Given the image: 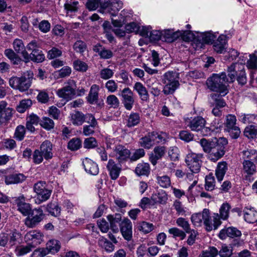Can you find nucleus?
Instances as JSON below:
<instances>
[{
    "mask_svg": "<svg viewBox=\"0 0 257 257\" xmlns=\"http://www.w3.org/2000/svg\"><path fill=\"white\" fill-rule=\"evenodd\" d=\"M190 219L194 226L201 227L203 224L207 231L216 229L221 224V221L219 219L218 213H214L211 216L209 210L206 208L204 209L201 212L193 213Z\"/></svg>",
    "mask_w": 257,
    "mask_h": 257,
    "instance_id": "1",
    "label": "nucleus"
},
{
    "mask_svg": "<svg viewBox=\"0 0 257 257\" xmlns=\"http://www.w3.org/2000/svg\"><path fill=\"white\" fill-rule=\"evenodd\" d=\"M229 78H227L225 73L222 72L220 74H213L206 81L208 88L212 91L220 93L221 96H224L228 92V83L227 81Z\"/></svg>",
    "mask_w": 257,
    "mask_h": 257,
    "instance_id": "2",
    "label": "nucleus"
},
{
    "mask_svg": "<svg viewBox=\"0 0 257 257\" xmlns=\"http://www.w3.org/2000/svg\"><path fill=\"white\" fill-rule=\"evenodd\" d=\"M199 143L203 151L208 154V158L211 161L216 162L224 155V147L216 141H209L202 139Z\"/></svg>",
    "mask_w": 257,
    "mask_h": 257,
    "instance_id": "3",
    "label": "nucleus"
},
{
    "mask_svg": "<svg viewBox=\"0 0 257 257\" xmlns=\"http://www.w3.org/2000/svg\"><path fill=\"white\" fill-rule=\"evenodd\" d=\"M228 76L229 79L227 81L233 82L235 78L238 83L244 85L246 82V74L244 66L240 63H233L228 68Z\"/></svg>",
    "mask_w": 257,
    "mask_h": 257,
    "instance_id": "4",
    "label": "nucleus"
},
{
    "mask_svg": "<svg viewBox=\"0 0 257 257\" xmlns=\"http://www.w3.org/2000/svg\"><path fill=\"white\" fill-rule=\"evenodd\" d=\"M32 73L28 72V77L25 75L19 77H13L9 80L10 85L13 88L18 89L20 91L27 90L32 83Z\"/></svg>",
    "mask_w": 257,
    "mask_h": 257,
    "instance_id": "5",
    "label": "nucleus"
},
{
    "mask_svg": "<svg viewBox=\"0 0 257 257\" xmlns=\"http://www.w3.org/2000/svg\"><path fill=\"white\" fill-rule=\"evenodd\" d=\"M164 81L166 84L163 91L165 94H172L179 85L178 74L169 71L164 75Z\"/></svg>",
    "mask_w": 257,
    "mask_h": 257,
    "instance_id": "6",
    "label": "nucleus"
},
{
    "mask_svg": "<svg viewBox=\"0 0 257 257\" xmlns=\"http://www.w3.org/2000/svg\"><path fill=\"white\" fill-rule=\"evenodd\" d=\"M113 141V140H110V143L111 144ZM109 142L107 143V148L112 149L110 156L115 158L119 163L126 161L130 158L131 152L124 146L118 145L111 147L110 145H109Z\"/></svg>",
    "mask_w": 257,
    "mask_h": 257,
    "instance_id": "7",
    "label": "nucleus"
},
{
    "mask_svg": "<svg viewBox=\"0 0 257 257\" xmlns=\"http://www.w3.org/2000/svg\"><path fill=\"white\" fill-rule=\"evenodd\" d=\"M34 190L37 195L36 199V203L37 204L48 200L52 193V190L48 188L46 182L42 181L34 184Z\"/></svg>",
    "mask_w": 257,
    "mask_h": 257,
    "instance_id": "8",
    "label": "nucleus"
},
{
    "mask_svg": "<svg viewBox=\"0 0 257 257\" xmlns=\"http://www.w3.org/2000/svg\"><path fill=\"white\" fill-rule=\"evenodd\" d=\"M202 154L190 153L187 155L185 162L190 171L194 173H198L200 170L202 164Z\"/></svg>",
    "mask_w": 257,
    "mask_h": 257,
    "instance_id": "9",
    "label": "nucleus"
},
{
    "mask_svg": "<svg viewBox=\"0 0 257 257\" xmlns=\"http://www.w3.org/2000/svg\"><path fill=\"white\" fill-rule=\"evenodd\" d=\"M44 216V214L42 209H34L32 210L28 216L25 219V224L29 228L35 227L42 220Z\"/></svg>",
    "mask_w": 257,
    "mask_h": 257,
    "instance_id": "10",
    "label": "nucleus"
},
{
    "mask_svg": "<svg viewBox=\"0 0 257 257\" xmlns=\"http://www.w3.org/2000/svg\"><path fill=\"white\" fill-rule=\"evenodd\" d=\"M101 6L107 9L112 16L116 15L118 12L122 8L123 3L120 0H104L100 2Z\"/></svg>",
    "mask_w": 257,
    "mask_h": 257,
    "instance_id": "11",
    "label": "nucleus"
},
{
    "mask_svg": "<svg viewBox=\"0 0 257 257\" xmlns=\"http://www.w3.org/2000/svg\"><path fill=\"white\" fill-rule=\"evenodd\" d=\"M76 87V82L69 79L64 83V87L57 91V94L58 96H72L75 94Z\"/></svg>",
    "mask_w": 257,
    "mask_h": 257,
    "instance_id": "12",
    "label": "nucleus"
},
{
    "mask_svg": "<svg viewBox=\"0 0 257 257\" xmlns=\"http://www.w3.org/2000/svg\"><path fill=\"white\" fill-rule=\"evenodd\" d=\"M42 238L43 235L40 231L32 230L26 234L24 239L27 244H30L32 247H35L41 243Z\"/></svg>",
    "mask_w": 257,
    "mask_h": 257,
    "instance_id": "13",
    "label": "nucleus"
},
{
    "mask_svg": "<svg viewBox=\"0 0 257 257\" xmlns=\"http://www.w3.org/2000/svg\"><path fill=\"white\" fill-rule=\"evenodd\" d=\"M216 38V35L211 32H207L199 34L195 40L198 47L202 48L204 44L212 43Z\"/></svg>",
    "mask_w": 257,
    "mask_h": 257,
    "instance_id": "14",
    "label": "nucleus"
},
{
    "mask_svg": "<svg viewBox=\"0 0 257 257\" xmlns=\"http://www.w3.org/2000/svg\"><path fill=\"white\" fill-rule=\"evenodd\" d=\"M120 230L123 238L130 241L133 237L132 223L131 220L127 218H124L120 223Z\"/></svg>",
    "mask_w": 257,
    "mask_h": 257,
    "instance_id": "15",
    "label": "nucleus"
},
{
    "mask_svg": "<svg viewBox=\"0 0 257 257\" xmlns=\"http://www.w3.org/2000/svg\"><path fill=\"white\" fill-rule=\"evenodd\" d=\"M205 120L201 116L187 118L185 120L186 124L193 131H201L205 126Z\"/></svg>",
    "mask_w": 257,
    "mask_h": 257,
    "instance_id": "16",
    "label": "nucleus"
},
{
    "mask_svg": "<svg viewBox=\"0 0 257 257\" xmlns=\"http://www.w3.org/2000/svg\"><path fill=\"white\" fill-rule=\"evenodd\" d=\"M25 201V197L23 195L17 197L15 200L18 210L23 214V215L27 216L32 211V210L30 204L26 203Z\"/></svg>",
    "mask_w": 257,
    "mask_h": 257,
    "instance_id": "17",
    "label": "nucleus"
},
{
    "mask_svg": "<svg viewBox=\"0 0 257 257\" xmlns=\"http://www.w3.org/2000/svg\"><path fill=\"white\" fill-rule=\"evenodd\" d=\"M244 220L249 223H257V210L250 206L245 207L243 210Z\"/></svg>",
    "mask_w": 257,
    "mask_h": 257,
    "instance_id": "18",
    "label": "nucleus"
},
{
    "mask_svg": "<svg viewBox=\"0 0 257 257\" xmlns=\"http://www.w3.org/2000/svg\"><path fill=\"white\" fill-rule=\"evenodd\" d=\"M241 235V231L236 228L229 227L221 229L220 231L218 236L221 239H224L227 237L234 238L239 237Z\"/></svg>",
    "mask_w": 257,
    "mask_h": 257,
    "instance_id": "19",
    "label": "nucleus"
},
{
    "mask_svg": "<svg viewBox=\"0 0 257 257\" xmlns=\"http://www.w3.org/2000/svg\"><path fill=\"white\" fill-rule=\"evenodd\" d=\"M83 166L85 171L92 175H96L99 172L97 165L90 159L86 158L83 160Z\"/></svg>",
    "mask_w": 257,
    "mask_h": 257,
    "instance_id": "20",
    "label": "nucleus"
},
{
    "mask_svg": "<svg viewBox=\"0 0 257 257\" xmlns=\"http://www.w3.org/2000/svg\"><path fill=\"white\" fill-rule=\"evenodd\" d=\"M39 150L45 160H48L53 158L52 144L50 141L46 140L43 142Z\"/></svg>",
    "mask_w": 257,
    "mask_h": 257,
    "instance_id": "21",
    "label": "nucleus"
},
{
    "mask_svg": "<svg viewBox=\"0 0 257 257\" xmlns=\"http://www.w3.org/2000/svg\"><path fill=\"white\" fill-rule=\"evenodd\" d=\"M166 152V149L164 147H156L154 148L153 153H152L149 157V160L154 165H156L158 161L161 159Z\"/></svg>",
    "mask_w": 257,
    "mask_h": 257,
    "instance_id": "22",
    "label": "nucleus"
},
{
    "mask_svg": "<svg viewBox=\"0 0 257 257\" xmlns=\"http://www.w3.org/2000/svg\"><path fill=\"white\" fill-rule=\"evenodd\" d=\"M106 167L111 179L116 180L119 175L121 171L120 166L117 165L113 160L110 159Z\"/></svg>",
    "mask_w": 257,
    "mask_h": 257,
    "instance_id": "23",
    "label": "nucleus"
},
{
    "mask_svg": "<svg viewBox=\"0 0 257 257\" xmlns=\"http://www.w3.org/2000/svg\"><path fill=\"white\" fill-rule=\"evenodd\" d=\"M226 44V37L225 35H220L213 43L214 50L218 53H222L225 50Z\"/></svg>",
    "mask_w": 257,
    "mask_h": 257,
    "instance_id": "24",
    "label": "nucleus"
},
{
    "mask_svg": "<svg viewBox=\"0 0 257 257\" xmlns=\"http://www.w3.org/2000/svg\"><path fill=\"white\" fill-rule=\"evenodd\" d=\"M228 169L227 164L226 162H219L215 170V175L218 182L223 180L224 176Z\"/></svg>",
    "mask_w": 257,
    "mask_h": 257,
    "instance_id": "25",
    "label": "nucleus"
},
{
    "mask_svg": "<svg viewBox=\"0 0 257 257\" xmlns=\"http://www.w3.org/2000/svg\"><path fill=\"white\" fill-rule=\"evenodd\" d=\"M135 172L138 176H148L150 173V165L144 162L139 163L135 168Z\"/></svg>",
    "mask_w": 257,
    "mask_h": 257,
    "instance_id": "26",
    "label": "nucleus"
},
{
    "mask_svg": "<svg viewBox=\"0 0 257 257\" xmlns=\"http://www.w3.org/2000/svg\"><path fill=\"white\" fill-rule=\"evenodd\" d=\"M26 177L23 174H13L5 177V183L7 185L20 183L25 180Z\"/></svg>",
    "mask_w": 257,
    "mask_h": 257,
    "instance_id": "27",
    "label": "nucleus"
},
{
    "mask_svg": "<svg viewBox=\"0 0 257 257\" xmlns=\"http://www.w3.org/2000/svg\"><path fill=\"white\" fill-rule=\"evenodd\" d=\"M107 218L110 223V227L113 232H117L118 228L117 224L121 220V216L120 214L115 213L114 215H108Z\"/></svg>",
    "mask_w": 257,
    "mask_h": 257,
    "instance_id": "28",
    "label": "nucleus"
},
{
    "mask_svg": "<svg viewBox=\"0 0 257 257\" xmlns=\"http://www.w3.org/2000/svg\"><path fill=\"white\" fill-rule=\"evenodd\" d=\"M179 32H173L170 30L162 31V40L167 42H172L179 37Z\"/></svg>",
    "mask_w": 257,
    "mask_h": 257,
    "instance_id": "29",
    "label": "nucleus"
},
{
    "mask_svg": "<svg viewBox=\"0 0 257 257\" xmlns=\"http://www.w3.org/2000/svg\"><path fill=\"white\" fill-rule=\"evenodd\" d=\"M93 50L98 53L101 58L107 59L111 58L113 56L112 51L102 47L100 45H96L94 47Z\"/></svg>",
    "mask_w": 257,
    "mask_h": 257,
    "instance_id": "30",
    "label": "nucleus"
},
{
    "mask_svg": "<svg viewBox=\"0 0 257 257\" xmlns=\"http://www.w3.org/2000/svg\"><path fill=\"white\" fill-rule=\"evenodd\" d=\"M4 54L14 65H18L22 61L21 58L11 49H6Z\"/></svg>",
    "mask_w": 257,
    "mask_h": 257,
    "instance_id": "31",
    "label": "nucleus"
},
{
    "mask_svg": "<svg viewBox=\"0 0 257 257\" xmlns=\"http://www.w3.org/2000/svg\"><path fill=\"white\" fill-rule=\"evenodd\" d=\"M70 120L75 125H81L84 122V114L79 111H75L70 114Z\"/></svg>",
    "mask_w": 257,
    "mask_h": 257,
    "instance_id": "32",
    "label": "nucleus"
},
{
    "mask_svg": "<svg viewBox=\"0 0 257 257\" xmlns=\"http://www.w3.org/2000/svg\"><path fill=\"white\" fill-rule=\"evenodd\" d=\"M151 199L155 203L165 204L168 200L167 194L163 190L153 194L151 196Z\"/></svg>",
    "mask_w": 257,
    "mask_h": 257,
    "instance_id": "33",
    "label": "nucleus"
},
{
    "mask_svg": "<svg viewBox=\"0 0 257 257\" xmlns=\"http://www.w3.org/2000/svg\"><path fill=\"white\" fill-rule=\"evenodd\" d=\"M231 208L230 205L227 203H223L219 208V219L227 220L229 215V212Z\"/></svg>",
    "mask_w": 257,
    "mask_h": 257,
    "instance_id": "34",
    "label": "nucleus"
},
{
    "mask_svg": "<svg viewBox=\"0 0 257 257\" xmlns=\"http://www.w3.org/2000/svg\"><path fill=\"white\" fill-rule=\"evenodd\" d=\"M243 171L248 175H252L256 172V166L254 164L249 160L243 161L242 163Z\"/></svg>",
    "mask_w": 257,
    "mask_h": 257,
    "instance_id": "35",
    "label": "nucleus"
},
{
    "mask_svg": "<svg viewBox=\"0 0 257 257\" xmlns=\"http://www.w3.org/2000/svg\"><path fill=\"white\" fill-rule=\"evenodd\" d=\"M176 224L181 228L185 233H190L191 231L190 224L189 221L183 217H179L176 220Z\"/></svg>",
    "mask_w": 257,
    "mask_h": 257,
    "instance_id": "36",
    "label": "nucleus"
},
{
    "mask_svg": "<svg viewBox=\"0 0 257 257\" xmlns=\"http://www.w3.org/2000/svg\"><path fill=\"white\" fill-rule=\"evenodd\" d=\"M60 243L58 240L52 239L47 242V247L45 248L48 249V253H55L60 250Z\"/></svg>",
    "mask_w": 257,
    "mask_h": 257,
    "instance_id": "37",
    "label": "nucleus"
},
{
    "mask_svg": "<svg viewBox=\"0 0 257 257\" xmlns=\"http://www.w3.org/2000/svg\"><path fill=\"white\" fill-rule=\"evenodd\" d=\"M8 236L9 237V247H11L16 245L19 241V239L21 238V234L16 230H14L8 234Z\"/></svg>",
    "mask_w": 257,
    "mask_h": 257,
    "instance_id": "38",
    "label": "nucleus"
},
{
    "mask_svg": "<svg viewBox=\"0 0 257 257\" xmlns=\"http://www.w3.org/2000/svg\"><path fill=\"white\" fill-rule=\"evenodd\" d=\"M15 112V110L9 107L0 114V119L2 123L7 122L10 120Z\"/></svg>",
    "mask_w": 257,
    "mask_h": 257,
    "instance_id": "39",
    "label": "nucleus"
},
{
    "mask_svg": "<svg viewBox=\"0 0 257 257\" xmlns=\"http://www.w3.org/2000/svg\"><path fill=\"white\" fill-rule=\"evenodd\" d=\"M138 228L140 231L147 234L154 229V225L151 223L143 221L138 224Z\"/></svg>",
    "mask_w": 257,
    "mask_h": 257,
    "instance_id": "40",
    "label": "nucleus"
},
{
    "mask_svg": "<svg viewBox=\"0 0 257 257\" xmlns=\"http://www.w3.org/2000/svg\"><path fill=\"white\" fill-rule=\"evenodd\" d=\"M46 209L52 215L58 216L61 212L60 207L57 203H50L47 206Z\"/></svg>",
    "mask_w": 257,
    "mask_h": 257,
    "instance_id": "41",
    "label": "nucleus"
},
{
    "mask_svg": "<svg viewBox=\"0 0 257 257\" xmlns=\"http://www.w3.org/2000/svg\"><path fill=\"white\" fill-rule=\"evenodd\" d=\"M146 35L149 37L151 41H157L159 40H162V31L158 30L151 31L148 29Z\"/></svg>",
    "mask_w": 257,
    "mask_h": 257,
    "instance_id": "42",
    "label": "nucleus"
},
{
    "mask_svg": "<svg viewBox=\"0 0 257 257\" xmlns=\"http://www.w3.org/2000/svg\"><path fill=\"white\" fill-rule=\"evenodd\" d=\"M218 254V250L214 246H210L207 249L203 250L199 257H216Z\"/></svg>",
    "mask_w": 257,
    "mask_h": 257,
    "instance_id": "43",
    "label": "nucleus"
},
{
    "mask_svg": "<svg viewBox=\"0 0 257 257\" xmlns=\"http://www.w3.org/2000/svg\"><path fill=\"white\" fill-rule=\"evenodd\" d=\"M31 60L34 62L41 63L44 61L45 57L43 52L40 50L31 53Z\"/></svg>",
    "mask_w": 257,
    "mask_h": 257,
    "instance_id": "44",
    "label": "nucleus"
},
{
    "mask_svg": "<svg viewBox=\"0 0 257 257\" xmlns=\"http://www.w3.org/2000/svg\"><path fill=\"white\" fill-rule=\"evenodd\" d=\"M78 2L77 1H67L64 4V9L67 11V13H75L77 12L78 10Z\"/></svg>",
    "mask_w": 257,
    "mask_h": 257,
    "instance_id": "45",
    "label": "nucleus"
},
{
    "mask_svg": "<svg viewBox=\"0 0 257 257\" xmlns=\"http://www.w3.org/2000/svg\"><path fill=\"white\" fill-rule=\"evenodd\" d=\"M32 104L30 99H26L22 100L19 105L17 107V110L20 113L24 112L26 109L29 108Z\"/></svg>",
    "mask_w": 257,
    "mask_h": 257,
    "instance_id": "46",
    "label": "nucleus"
},
{
    "mask_svg": "<svg viewBox=\"0 0 257 257\" xmlns=\"http://www.w3.org/2000/svg\"><path fill=\"white\" fill-rule=\"evenodd\" d=\"M98 243L99 245L104 247L108 252H111L114 249V245L112 243L103 237H100L98 240Z\"/></svg>",
    "mask_w": 257,
    "mask_h": 257,
    "instance_id": "47",
    "label": "nucleus"
},
{
    "mask_svg": "<svg viewBox=\"0 0 257 257\" xmlns=\"http://www.w3.org/2000/svg\"><path fill=\"white\" fill-rule=\"evenodd\" d=\"M179 32V37H181L182 39L186 42H189L191 41L192 40H194V43L196 44V42L195 41V40L197 39L194 37V35L192 31L190 30L186 31H178Z\"/></svg>",
    "mask_w": 257,
    "mask_h": 257,
    "instance_id": "48",
    "label": "nucleus"
},
{
    "mask_svg": "<svg viewBox=\"0 0 257 257\" xmlns=\"http://www.w3.org/2000/svg\"><path fill=\"white\" fill-rule=\"evenodd\" d=\"M215 179L212 174H210L205 177V189L208 191H212L215 187Z\"/></svg>",
    "mask_w": 257,
    "mask_h": 257,
    "instance_id": "49",
    "label": "nucleus"
},
{
    "mask_svg": "<svg viewBox=\"0 0 257 257\" xmlns=\"http://www.w3.org/2000/svg\"><path fill=\"white\" fill-rule=\"evenodd\" d=\"M40 125L47 130H50L54 126V121L48 117H44L40 121Z\"/></svg>",
    "mask_w": 257,
    "mask_h": 257,
    "instance_id": "50",
    "label": "nucleus"
},
{
    "mask_svg": "<svg viewBox=\"0 0 257 257\" xmlns=\"http://www.w3.org/2000/svg\"><path fill=\"white\" fill-rule=\"evenodd\" d=\"M32 248H34V247H32L30 244H28L25 246H20L16 249V253L18 256H22L30 252Z\"/></svg>",
    "mask_w": 257,
    "mask_h": 257,
    "instance_id": "51",
    "label": "nucleus"
},
{
    "mask_svg": "<svg viewBox=\"0 0 257 257\" xmlns=\"http://www.w3.org/2000/svg\"><path fill=\"white\" fill-rule=\"evenodd\" d=\"M157 183L163 188H167L171 185V180L169 176L163 175L157 177Z\"/></svg>",
    "mask_w": 257,
    "mask_h": 257,
    "instance_id": "52",
    "label": "nucleus"
},
{
    "mask_svg": "<svg viewBox=\"0 0 257 257\" xmlns=\"http://www.w3.org/2000/svg\"><path fill=\"white\" fill-rule=\"evenodd\" d=\"M257 134L256 127L254 125H249L245 127L244 135L248 139H253Z\"/></svg>",
    "mask_w": 257,
    "mask_h": 257,
    "instance_id": "53",
    "label": "nucleus"
},
{
    "mask_svg": "<svg viewBox=\"0 0 257 257\" xmlns=\"http://www.w3.org/2000/svg\"><path fill=\"white\" fill-rule=\"evenodd\" d=\"M81 146V141L78 138H73L68 143V148L71 151L78 150Z\"/></svg>",
    "mask_w": 257,
    "mask_h": 257,
    "instance_id": "54",
    "label": "nucleus"
},
{
    "mask_svg": "<svg viewBox=\"0 0 257 257\" xmlns=\"http://www.w3.org/2000/svg\"><path fill=\"white\" fill-rule=\"evenodd\" d=\"M140 120V116L138 113H131L128 117L127 125L128 127L134 126L139 123Z\"/></svg>",
    "mask_w": 257,
    "mask_h": 257,
    "instance_id": "55",
    "label": "nucleus"
},
{
    "mask_svg": "<svg viewBox=\"0 0 257 257\" xmlns=\"http://www.w3.org/2000/svg\"><path fill=\"white\" fill-rule=\"evenodd\" d=\"M246 66L249 69H257V56L255 54L249 55V59L247 61Z\"/></svg>",
    "mask_w": 257,
    "mask_h": 257,
    "instance_id": "56",
    "label": "nucleus"
},
{
    "mask_svg": "<svg viewBox=\"0 0 257 257\" xmlns=\"http://www.w3.org/2000/svg\"><path fill=\"white\" fill-rule=\"evenodd\" d=\"M256 151L254 149H247L242 152V158L244 161L249 160L251 161L256 154Z\"/></svg>",
    "mask_w": 257,
    "mask_h": 257,
    "instance_id": "57",
    "label": "nucleus"
},
{
    "mask_svg": "<svg viewBox=\"0 0 257 257\" xmlns=\"http://www.w3.org/2000/svg\"><path fill=\"white\" fill-rule=\"evenodd\" d=\"M168 232L172 234L174 237H179L183 239L186 237V234L183 230L177 227H172L169 229Z\"/></svg>",
    "mask_w": 257,
    "mask_h": 257,
    "instance_id": "58",
    "label": "nucleus"
},
{
    "mask_svg": "<svg viewBox=\"0 0 257 257\" xmlns=\"http://www.w3.org/2000/svg\"><path fill=\"white\" fill-rule=\"evenodd\" d=\"M25 133L26 130L24 126L18 125L16 128L14 137L17 140L22 141L25 137Z\"/></svg>",
    "mask_w": 257,
    "mask_h": 257,
    "instance_id": "59",
    "label": "nucleus"
},
{
    "mask_svg": "<svg viewBox=\"0 0 257 257\" xmlns=\"http://www.w3.org/2000/svg\"><path fill=\"white\" fill-rule=\"evenodd\" d=\"M236 119L235 115L232 114H228L226 117V122L225 123L226 130L236 126Z\"/></svg>",
    "mask_w": 257,
    "mask_h": 257,
    "instance_id": "60",
    "label": "nucleus"
},
{
    "mask_svg": "<svg viewBox=\"0 0 257 257\" xmlns=\"http://www.w3.org/2000/svg\"><path fill=\"white\" fill-rule=\"evenodd\" d=\"M86 48V45L85 43L81 40L77 41L73 45V49L77 53H83Z\"/></svg>",
    "mask_w": 257,
    "mask_h": 257,
    "instance_id": "61",
    "label": "nucleus"
},
{
    "mask_svg": "<svg viewBox=\"0 0 257 257\" xmlns=\"http://www.w3.org/2000/svg\"><path fill=\"white\" fill-rule=\"evenodd\" d=\"M13 45L15 51L17 53H20L22 50L25 49L23 41L19 39H15Z\"/></svg>",
    "mask_w": 257,
    "mask_h": 257,
    "instance_id": "62",
    "label": "nucleus"
},
{
    "mask_svg": "<svg viewBox=\"0 0 257 257\" xmlns=\"http://www.w3.org/2000/svg\"><path fill=\"white\" fill-rule=\"evenodd\" d=\"M139 143L142 147L148 149L154 146L148 135L142 138L140 140Z\"/></svg>",
    "mask_w": 257,
    "mask_h": 257,
    "instance_id": "63",
    "label": "nucleus"
},
{
    "mask_svg": "<svg viewBox=\"0 0 257 257\" xmlns=\"http://www.w3.org/2000/svg\"><path fill=\"white\" fill-rule=\"evenodd\" d=\"M232 254V249L226 245H222L221 249L218 251L220 257H230Z\"/></svg>",
    "mask_w": 257,
    "mask_h": 257,
    "instance_id": "64",
    "label": "nucleus"
}]
</instances>
